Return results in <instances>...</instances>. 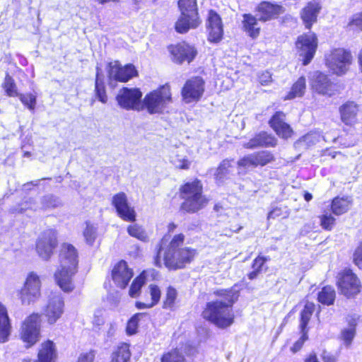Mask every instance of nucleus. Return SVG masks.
Returning <instances> with one entry per match:
<instances>
[{"mask_svg": "<svg viewBox=\"0 0 362 362\" xmlns=\"http://www.w3.org/2000/svg\"><path fill=\"white\" fill-rule=\"evenodd\" d=\"M64 300L59 294H54L49 297L45 310V315L49 324H54L64 313Z\"/></svg>", "mask_w": 362, "mask_h": 362, "instance_id": "obj_20", "label": "nucleus"}, {"mask_svg": "<svg viewBox=\"0 0 362 362\" xmlns=\"http://www.w3.org/2000/svg\"><path fill=\"white\" fill-rule=\"evenodd\" d=\"M185 240L182 233L175 235L169 243L163 255V261L166 267L170 269H182L189 264L197 255L196 250L189 247H181Z\"/></svg>", "mask_w": 362, "mask_h": 362, "instance_id": "obj_2", "label": "nucleus"}, {"mask_svg": "<svg viewBox=\"0 0 362 362\" xmlns=\"http://www.w3.org/2000/svg\"><path fill=\"white\" fill-rule=\"evenodd\" d=\"M321 357L324 362H335V358L326 351H323Z\"/></svg>", "mask_w": 362, "mask_h": 362, "instance_id": "obj_60", "label": "nucleus"}, {"mask_svg": "<svg viewBox=\"0 0 362 362\" xmlns=\"http://www.w3.org/2000/svg\"><path fill=\"white\" fill-rule=\"evenodd\" d=\"M11 325L6 308L0 303V342L8 340L11 333Z\"/></svg>", "mask_w": 362, "mask_h": 362, "instance_id": "obj_30", "label": "nucleus"}, {"mask_svg": "<svg viewBox=\"0 0 362 362\" xmlns=\"http://www.w3.org/2000/svg\"><path fill=\"white\" fill-rule=\"evenodd\" d=\"M178 6L181 15L175 23L176 31L185 33L189 29L196 28L201 23L197 0H180Z\"/></svg>", "mask_w": 362, "mask_h": 362, "instance_id": "obj_4", "label": "nucleus"}, {"mask_svg": "<svg viewBox=\"0 0 362 362\" xmlns=\"http://www.w3.org/2000/svg\"><path fill=\"white\" fill-rule=\"evenodd\" d=\"M142 93L138 88H123L116 97L118 105L125 110H140Z\"/></svg>", "mask_w": 362, "mask_h": 362, "instance_id": "obj_12", "label": "nucleus"}, {"mask_svg": "<svg viewBox=\"0 0 362 362\" xmlns=\"http://www.w3.org/2000/svg\"><path fill=\"white\" fill-rule=\"evenodd\" d=\"M127 233L132 237L137 238L141 241L148 240V235L144 228L137 223L130 225L127 227Z\"/></svg>", "mask_w": 362, "mask_h": 362, "instance_id": "obj_40", "label": "nucleus"}, {"mask_svg": "<svg viewBox=\"0 0 362 362\" xmlns=\"http://www.w3.org/2000/svg\"><path fill=\"white\" fill-rule=\"evenodd\" d=\"M204 92V81L200 77H194L186 81L182 89V96L186 103L198 101Z\"/></svg>", "mask_w": 362, "mask_h": 362, "instance_id": "obj_14", "label": "nucleus"}, {"mask_svg": "<svg viewBox=\"0 0 362 362\" xmlns=\"http://www.w3.org/2000/svg\"><path fill=\"white\" fill-rule=\"evenodd\" d=\"M161 362H186L185 358L177 349H175L165 355L161 358Z\"/></svg>", "mask_w": 362, "mask_h": 362, "instance_id": "obj_46", "label": "nucleus"}, {"mask_svg": "<svg viewBox=\"0 0 362 362\" xmlns=\"http://www.w3.org/2000/svg\"><path fill=\"white\" fill-rule=\"evenodd\" d=\"M358 107L354 102H349L340 107L341 120L346 124H352L356 121Z\"/></svg>", "mask_w": 362, "mask_h": 362, "instance_id": "obj_29", "label": "nucleus"}, {"mask_svg": "<svg viewBox=\"0 0 362 362\" xmlns=\"http://www.w3.org/2000/svg\"><path fill=\"white\" fill-rule=\"evenodd\" d=\"M57 232L53 229L43 231L36 242V251L43 259L47 260L57 246Z\"/></svg>", "mask_w": 362, "mask_h": 362, "instance_id": "obj_9", "label": "nucleus"}, {"mask_svg": "<svg viewBox=\"0 0 362 362\" xmlns=\"http://www.w3.org/2000/svg\"><path fill=\"white\" fill-rule=\"evenodd\" d=\"M315 304L313 303H306L303 310L300 313V327L301 331L306 329L307 325L314 312Z\"/></svg>", "mask_w": 362, "mask_h": 362, "instance_id": "obj_38", "label": "nucleus"}, {"mask_svg": "<svg viewBox=\"0 0 362 362\" xmlns=\"http://www.w3.org/2000/svg\"><path fill=\"white\" fill-rule=\"evenodd\" d=\"M268 260L267 257L258 256L257 257L252 263V269H256L259 272H261L262 268L264 263Z\"/></svg>", "mask_w": 362, "mask_h": 362, "instance_id": "obj_57", "label": "nucleus"}, {"mask_svg": "<svg viewBox=\"0 0 362 362\" xmlns=\"http://www.w3.org/2000/svg\"><path fill=\"white\" fill-rule=\"evenodd\" d=\"M180 197L184 200L181 209L188 213H195L208 204V199L202 194V185L195 180L180 188Z\"/></svg>", "mask_w": 362, "mask_h": 362, "instance_id": "obj_3", "label": "nucleus"}, {"mask_svg": "<svg viewBox=\"0 0 362 362\" xmlns=\"http://www.w3.org/2000/svg\"><path fill=\"white\" fill-rule=\"evenodd\" d=\"M354 264L362 269V243L356 248L353 256Z\"/></svg>", "mask_w": 362, "mask_h": 362, "instance_id": "obj_53", "label": "nucleus"}, {"mask_svg": "<svg viewBox=\"0 0 362 362\" xmlns=\"http://www.w3.org/2000/svg\"><path fill=\"white\" fill-rule=\"evenodd\" d=\"M216 294L221 298L206 303L202 316L219 328H226L234 321L233 304L238 298V292L233 290H219Z\"/></svg>", "mask_w": 362, "mask_h": 362, "instance_id": "obj_1", "label": "nucleus"}, {"mask_svg": "<svg viewBox=\"0 0 362 362\" xmlns=\"http://www.w3.org/2000/svg\"><path fill=\"white\" fill-rule=\"evenodd\" d=\"M130 356L129 345L122 344L118 346L117 350L113 353L112 362H128Z\"/></svg>", "mask_w": 362, "mask_h": 362, "instance_id": "obj_36", "label": "nucleus"}, {"mask_svg": "<svg viewBox=\"0 0 362 362\" xmlns=\"http://www.w3.org/2000/svg\"><path fill=\"white\" fill-rule=\"evenodd\" d=\"M170 162L175 168L182 170L189 169L191 165V162L179 151L172 153Z\"/></svg>", "mask_w": 362, "mask_h": 362, "instance_id": "obj_35", "label": "nucleus"}, {"mask_svg": "<svg viewBox=\"0 0 362 362\" xmlns=\"http://www.w3.org/2000/svg\"><path fill=\"white\" fill-rule=\"evenodd\" d=\"M317 47V39L315 33H308L298 37L296 47L299 55L303 57V65L308 64L313 59Z\"/></svg>", "mask_w": 362, "mask_h": 362, "instance_id": "obj_10", "label": "nucleus"}, {"mask_svg": "<svg viewBox=\"0 0 362 362\" xmlns=\"http://www.w3.org/2000/svg\"><path fill=\"white\" fill-rule=\"evenodd\" d=\"M136 306L138 309H146V308H150L153 307L154 305L148 300H146V302H137L136 303Z\"/></svg>", "mask_w": 362, "mask_h": 362, "instance_id": "obj_61", "label": "nucleus"}, {"mask_svg": "<svg viewBox=\"0 0 362 362\" xmlns=\"http://www.w3.org/2000/svg\"><path fill=\"white\" fill-rule=\"evenodd\" d=\"M238 165L240 168L249 169L250 168H256L255 159L253 153L245 156L240 159L238 162Z\"/></svg>", "mask_w": 362, "mask_h": 362, "instance_id": "obj_49", "label": "nucleus"}, {"mask_svg": "<svg viewBox=\"0 0 362 362\" xmlns=\"http://www.w3.org/2000/svg\"><path fill=\"white\" fill-rule=\"evenodd\" d=\"M41 282L39 276L30 272L26 278L23 288L21 291V302L24 305L34 303L40 296Z\"/></svg>", "mask_w": 362, "mask_h": 362, "instance_id": "obj_11", "label": "nucleus"}, {"mask_svg": "<svg viewBox=\"0 0 362 362\" xmlns=\"http://www.w3.org/2000/svg\"><path fill=\"white\" fill-rule=\"evenodd\" d=\"M286 115L282 112H277L269 120L272 128L279 136L287 139L291 137L293 130L290 125L285 122Z\"/></svg>", "mask_w": 362, "mask_h": 362, "instance_id": "obj_25", "label": "nucleus"}, {"mask_svg": "<svg viewBox=\"0 0 362 362\" xmlns=\"http://www.w3.org/2000/svg\"><path fill=\"white\" fill-rule=\"evenodd\" d=\"M231 161L229 160H223L216 169V173L214 174L216 179L221 180L223 179L230 172Z\"/></svg>", "mask_w": 362, "mask_h": 362, "instance_id": "obj_43", "label": "nucleus"}, {"mask_svg": "<svg viewBox=\"0 0 362 362\" xmlns=\"http://www.w3.org/2000/svg\"><path fill=\"white\" fill-rule=\"evenodd\" d=\"M169 50L173 56V61L179 64L185 61L189 63L197 55L195 48L185 42L170 46Z\"/></svg>", "mask_w": 362, "mask_h": 362, "instance_id": "obj_21", "label": "nucleus"}, {"mask_svg": "<svg viewBox=\"0 0 362 362\" xmlns=\"http://www.w3.org/2000/svg\"><path fill=\"white\" fill-rule=\"evenodd\" d=\"M260 272L253 269L250 273L248 274V278L251 280L257 278Z\"/></svg>", "mask_w": 362, "mask_h": 362, "instance_id": "obj_63", "label": "nucleus"}, {"mask_svg": "<svg viewBox=\"0 0 362 362\" xmlns=\"http://www.w3.org/2000/svg\"><path fill=\"white\" fill-rule=\"evenodd\" d=\"M171 101V93L168 86H163L147 94L142 102V107L148 113H160Z\"/></svg>", "mask_w": 362, "mask_h": 362, "instance_id": "obj_5", "label": "nucleus"}, {"mask_svg": "<svg viewBox=\"0 0 362 362\" xmlns=\"http://www.w3.org/2000/svg\"><path fill=\"white\" fill-rule=\"evenodd\" d=\"M62 205L59 198L53 195H46L41 198L40 206L36 205L32 199L22 203L19 207L15 209L13 212L23 213L30 209L33 211L46 210L48 209L56 208Z\"/></svg>", "mask_w": 362, "mask_h": 362, "instance_id": "obj_18", "label": "nucleus"}, {"mask_svg": "<svg viewBox=\"0 0 362 362\" xmlns=\"http://www.w3.org/2000/svg\"><path fill=\"white\" fill-rule=\"evenodd\" d=\"M112 204L115 206L117 215L125 221H134L136 220V211L129 203L127 197L124 192H119L113 196Z\"/></svg>", "mask_w": 362, "mask_h": 362, "instance_id": "obj_16", "label": "nucleus"}, {"mask_svg": "<svg viewBox=\"0 0 362 362\" xmlns=\"http://www.w3.org/2000/svg\"><path fill=\"white\" fill-rule=\"evenodd\" d=\"M283 216L284 217L288 216V213L286 211L283 212L282 209L279 207L274 208L268 214L267 218L268 219H274L279 216Z\"/></svg>", "mask_w": 362, "mask_h": 362, "instance_id": "obj_59", "label": "nucleus"}, {"mask_svg": "<svg viewBox=\"0 0 362 362\" xmlns=\"http://www.w3.org/2000/svg\"><path fill=\"white\" fill-rule=\"evenodd\" d=\"M40 315L33 313L24 320L21 327V337L27 344V347L33 346L40 339Z\"/></svg>", "mask_w": 362, "mask_h": 362, "instance_id": "obj_7", "label": "nucleus"}, {"mask_svg": "<svg viewBox=\"0 0 362 362\" xmlns=\"http://www.w3.org/2000/svg\"><path fill=\"white\" fill-rule=\"evenodd\" d=\"M320 226L322 228L330 230L335 223V218L329 214L325 213L320 217Z\"/></svg>", "mask_w": 362, "mask_h": 362, "instance_id": "obj_48", "label": "nucleus"}, {"mask_svg": "<svg viewBox=\"0 0 362 362\" xmlns=\"http://www.w3.org/2000/svg\"><path fill=\"white\" fill-rule=\"evenodd\" d=\"M149 294L151 296V300H149L153 305H156L160 298V290L154 284H151L148 286Z\"/></svg>", "mask_w": 362, "mask_h": 362, "instance_id": "obj_52", "label": "nucleus"}, {"mask_svg": "<svg viewBox=\"0 0 362 362\" xmlns=\"http://www.w3.org/2000/svg\"><path fill=\"white\" fill-rule=\"evenodd\" d=\"M253 154L255 159L256 168L258 166H264L274 160L273 154L267 151H262L254 153Z\"/></svg>", "mask_w": 362, "mask_h": 362, "instance_id": "obj_39", "label": "nucleus"}, {"mask_svg": "<svg viewBox=\"0 0 362 362\" xmlns=\"http://www.w3.org/2000/svg\"><path fill=\"white\" fill-rule=\"evenodd\" d=\"M78 262L76 249L70 244H63L59 253V265L61 267H70L71 268L77 269Z\"/></svg>", "mask_w": 362, "mask_h": 362, "instance_id": "obj_26", "label": "nucleus"}, {"mask_svg": "<svg viewBox=\"0 0 362 362\" xmlns=\"http://www.w3.org/2000/svg\"><path fill=\"white\" fill-rule=\"evenodd\" d=\"M177 296V291L174 288L169 286L167 289L165 299L163 302V308L165 309H172L174 307Z\"/></svg>", "mask_w": 362, "mask_h": 362, "instance_id": "obj_44", "label": "nucleus"}, {"mask_svg": "<svg viewBox=\"0 0 362 362\" xmlns=\"http://www.w3.org/2000/svg\"><path fill=\"white\" fill-rule=\"evenodd\" d=\"M306 88V80L303 76L300 77L292 86L291 90L285 97V100H291L304 95Z\"/></svg>", "mask_w": 362, "mask_h": 362, "instance_id": "obj_33", "label": "nucleus"}, {"mask_svg": "<svg viewBox=\"0 0 362 362\" xmlns=\"http://www.w3.org/2000/svg\"><path fill=\"white\" fill-rule=\"evenodd\" d=\"M351 206V201L348 198L336 197L331 204L332 211L337 216L341 215L347 212Z\"/></svg>", "mask_w": 362, "mask_h": 362, "instance_id": "obj_32", "label": "nucleus"}, {"mask_svg": "<svg viewBox=\"0 0 362 362\" xmlns=\"http://www.w3.org/2000/svg\"><path fill=\"white\" fill-rule=\"evenodd\" d=\"M335 297V291L330 286L323 287L322 290L318 293L317 296L319 302L327 305H332L334 303Z\"/></svg>", "mask_w": 362, "mask_h": 362, "instance_id": "obj_34", "label": "nucleus"}, {"mask_svg": "<svg viewBox=\"0 0 362 362\" xmlns=\"http://www.w3.org/2000/svg\"><path fill=\"white\" fill-rule=\"evenodd\" d=\"M86 241L89 245L93 244L96 237V228L91 224L86 223V228L83 232Z\"/></svg>", "mask_w": 362, "mask_h": 362, "instance_id": "obj_51", "label": "nucleus"}, {"mask_svg": "<svg viewBox=\"0 0 362 362\" xmlns=\"http://www.w3.org/2000/svg\"><path fill=\"white\" fill-rule=\"evenodd\" d=\"M259 82L262 86H269L272 82V74L268 71L261 72L258 76Z\"/></svg>", "mask_w": 362, "mask_h": 362, "instance_id": "obj_56", "label": "nucleus"}, {"mask_svg": "<svg viewBox=\"0 0 362 362\" xmlns=\"http://www.w3.org/2000/svg\"><path fill=\"white\" fill-rule=\"evenodd\" d=\"M284 12L285 8L282 6L269 2H262L257 8V17L258 21L266 22L276 18Z\"/></svg>", "mask_w": 362, "mask_h": 362, "instance_id": "obj_23", "label": "nucleus"}, {"mask_svg": "<svg viewBox=\"0 0 362 362\" xmlns=\"http://www.w3.org/2000/svg\"><path fill=\"white\" fill-rule=\"evenodd\" d=\"M3 88L9 97H16L19 95L18 93L17 86L15 83L13 78L8 74L6 75L4 81L3 83Z\"/></svg>", "mask_w": 362, "mask_h": 362, "instance_id": "obj_41", "label": "nucleus"}, {"mask_svg": "<svg viewBox=\"0 0 362 362\" xmlns=\"http://www.w3.org/2000/svg\"><path fill=\"white\" fill-rule=\"evenodd\" d=\"M142 315L143 314L141 313L136 314L129 320L127 326V332L128 334L132 335L136 332L138 322Z\"/></svg>", "mask_w": 362, "mask_h": 362, "instance_id": "obj_50", "label": "nucleus"}, {"mask_svg": "<svg viewBox=\"0 0 362 362\" xmlns=\"http://www.w3.org/2000/svg\"><path fill=\"white\" fill-rule=\"evenodd\" d=\"M160 249H159V250L158 252V255H157L156 257L155 258V264L157 267L161 266V261L160 259Z\"/></svg>", "mask_w": 362, "mask_h": 362, "instance_id": "obj_64", "label": "nucleus"}, {"mask_svg": "<svg viewBox=\"0 0 362 362\" xmlns=\"http://www.w3.org/2000/svg\"><path fill=\"white\" fill-rule=\"evenodd\" d=\"M301 332H302V336L291 348V351L293 353L298 351L302 348L304 342L308 339L306 329H305L304 331H301Z\"/></svg>", "mask_w": 362, "mask_h": 362, "instance_id": "obj_55", "label": "nucleus"}, {"mask_svg": "<svg viewBox=\"0 0 362 362\" xmlns=\"http://www.w3.org/2000/svg\"><path fill=\"white\" fill-rule=\"evenodd\" d=\"M77 272L76 268L59 266L54 273V279L57 285L64 292H71L74 288L73 277Z\"/></svg>", "mask_w": 362, "mask_h": 362, "instance_id": "obj_19", "label": "nucleus"}, {"mask_svg": "<svg viewBox=\"0 0 362 362\" xmlns=\"http://www.w3.org/2000/svg\"><path fill=\"white\" fill-rule=\"evenodd\" d=\"M355 326L356 324H351L349 327L345 328L341 331V339L346 346H349L351 344L352 340L355 337Z\"/></svg>", "mask_w": 362, "mask_h": 362, "instance_id": "obj_45", "label": "nucleus"}, {"mask_svg": "<svg viewBox=\"0 0 362 362\" xmlns=\"http://www.w3.org/2000/svg\"><path fill=\"white\" fill-rule=\"evenodd\" d=\"M257 17L251 14H245L243 16V27L248 35L255 38L259 34L260 28L257 23Z\"/></svg>", "mask_w": 362, "mask_h": 362, "instance_id": "obj_31", "label": "nucleus"}, {"mask_svg": "<svg viewBox=\"0 0 362 362\" xmlns=\"http://www.w3.org/2000/svg\"><path fill=\"white\" fill-rule=\"evenodd\" d=\"M95 357V351L94 350H90L86 352L81 353L77 362H93Z\"/></svg>", "mask_w": 362, "mask_h": 362, "instance_id": "obj_54", "label": "nucleus"}, {"mask_svg": "<svg viewBox=\"0 0 362 362\" xmlns=\"http://www.w3.org/2000/svg\"><path fill=\"white\" fill-rule=\"evenodd\" d=\"M337 284L341 293L349 298L358 294L361 288V281L349 269L344 270L338 274Z\"/></svg>", "mask_w": 362, "mask_h": 362, "instance_id": "obj_8", "label": "nucleus"}, {"mask_svg": "<svg viewBox=\"0 0 362 362\" xmlns=\"http://www.w3.org/2000/svg\"><path fill=\"white\" fill-rule=\"evenodd\" d=\"M352 56L349 51L342 48L334 49L327 57V66L334 74L341 75L346 72L351 63Z\"/></svg>", "mask_w": 362, "mask_h": 362, "instance_id": "obj_6", "label": "nucleus"}, {"mask_svg": "<svg viewBox=\"0 0 362 362\" xmlns=\"http://www.w3.org/2000/svg\"><path fill=\"white\" fill-rule=\"evenodd\" d=\"M320 4L315 0L311 1L300 11V18L305 28L310 29L313 24L317 21V16L321 10Z\"/></svg>", "mask_w": 362, "mask_h": 362, "instance_id": "obj_24", "label": "nucleus"}, {"mask_svg": "<svg viewBox=\"0 0 362 362\" xmlns=\"http://www.w3.org/2000/svg\"><path fill=\"white\" fill-rule=\"evenodd\" d=\"M101 69L97 66L96 67V79H95V94L97 98L102 102L103 103H106L107 100V96L105 93V87L103 86V81L100 79V73Z\"/></svg>", "mask_w": 362, "mask_h": 362, "instance_id": "obj_37", "label": "nucleus"}, {"mask_svg": "<svg viewBox=\"0 0 362 362\" xmlns=\"http://www.w3.org/2000/svg\"><path fill=\"white\" fill-rule=\"evenodd\" d=\"M57 351L54 343L49 340L42 344L38 352V359L35 362H55Z\"/></svg>", "mask_w": 362, "mask_h": 362, "instance_id": "obj_28", "label": "nucleus"}, {"mask_svg": "<svg viewBox=\"0 0 362 362\" xmlns=\"http://www.w3.org/2000/svg\"><path fill=\"white\" fill-rule=\"evenodd\" d=\"M145 280L146 276L144 272H143L133 281L129 291L131 297L134 298L138 296L141 286L145 283Z\"/></svg>", "mask_w": 362, "mask_h": 362, "instance_id": "obj_42", "label": "nucleus"}, {"mask_svg": "<svg viewBox=\"0 0 362 362\" xmlns=\"http://www.w3.org/2000/svg\"><path fill=\"white\" fill-rule=\"evenodd\" d=\"M20 100L30 110H33L36 104V96L32 93L19 94Z\"/></svg>", "mask_w": 362, "mask_h": 362, "instance_id": "obj_47", "label": "nucleus"}, {"mask_svg": "<svg viewBox=\"0 0 362 362\" xmlns=\"http://www.w3.org/2000/svg\"><path fill=\"white\" fill-rule=\"evenodd\" d=\"M108 77L110 84L112 81L126 82L137 75V71L134 65L129 64L122 66L118 61L110 62L108 64Z\"/></svg>", "mask_w": 362, "mask_h": 362, "instance_id": "obj_13", "label": "nucleus"}, {"mask_svg": "<svg viewBox=\"0 0 362 362\" xmlns=\"http://www.w3.org/2000/svg\"><path fill=\"white\" fill-rule=\"evenodd\" d=\"M310 83L312 90L320 95L332 96L336 93V86L321 72H314L310 76Z\"/></svg>", "mask_w": 362, "mask_h": 362, "instance_id": "obj_15", "label": "nucleus"}, {"mask_svg": "<svg viewBox=\"0 0 362 362\" xmlns=\"http://www.w3.org/2000/svg\"><path fill=\"white\" fill-rule=\"evenodd\" d=\"M276 139L266 132H262L256 135L250 139L244 146L247 148H254L260 146H275L276 145Z\"/></svg>", "mask_w": 362, "mask_h": 362, "instance_id": "obj_27", "label": "nucleus"}, {"mask_svg": "<svg viewBox=\"0 0 362 362\" xmlns=\"http://www.w3.org/2000/svg\"><path fill=\"white\" fill-rule=\"evenodd\" d=\"M349 25L362 30V12L354 15Z\"/></svg>", "mask_w": 362, "mask_h": 362, "instance_id": "obj_58", "label": "nucleus"}, {"mask_svg": "<svg viewBox=\"0 0 362 362\" xmlns=\"http://www.w3.org/2000/svg\"><path fill=\"white\" fill-rule=\"evenodd\" d=\"M304 362H320L315 352L310 353L305 359Z\"/></svg>", "mask_w": 362, "mask_h": 362, "instance_id": "obj_62", "label": "nucleus"}, {"mask_svg": "<svg viewBox=\"0 0 362 362\" xmlns=\"http://www.w3.org/2000/svg\"><path fill=\"white\" fill-rule=\"evenodd\" d=\"M208 40L211 42H218L223 38V28L220 16L210 10L206 21Z\"/></svg>", "mask_w": 362, "mask_h": 362, "instance_id": "obj_17", "label": "nucleus"}, {"mask_svg": "<svg viewBox=\"0 0 362 362\" xmlns=\"http://www.w3.org/2000/svg\"><path fill=\"white\" fill-rule=\"evenodd\" d=\"M133 276V272L124 261H120L113 268L112 278L115 284L122 288H125Z\"/></svg>", "mask_w": 362, "mask_h": 362, "instance_id": "obj_22", "label": "nucleus"}]
</instances>
